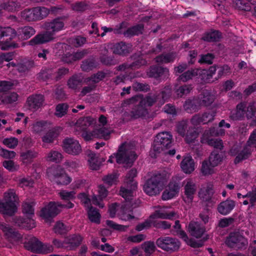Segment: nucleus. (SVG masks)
Here are the masks:
<instances>
[{"label":"nucleus","instance_id":"f257e3e1","mask_svg":"<svg viewBox=\"0 0 256 256\" xmlns=\"http://www.w3.org/2000/svg\"><path fill=\"white\" fill-rule=\"evenodd\" d=\"M66 16H59L44 22V27L46 32L36 35L29 42V44L34 46L50 42L54 38V35L63 30Z\"/></svg>","mask_w":256,"mask_h":256},{"label":"nucleus","instance_id":"f03ea898","mask_svg":"<svg viewBox=\"0 0 256 256\" xmlns=\"http://www.w3.org/2000/svg\"><path fill=\"white\" fill-rule=\"evenodd\" d=\"M136 157L135 146L132 143L125 142L119 146L116 154L110 156L108 162L112 163L116 158L117 163L126 164V166L130 167Z\"/></svg>","mask_w":256,"mask_h":256},{"label":"nucleus","instance_id":"7ed1b4c3","mask_svg":"<svg viewBox=\"0 0 256 256\" xmlns=\"http://www.w3.org/2000/svg\"><path fill=\"white\" fill-rule=\"evenodd\" d=\"M166 181L164 173L156 172L144 184V190L149 196H156L160 193Z\"/></svg>","mask_w":256,"mask_h":256},{"label":"nucleus","instance_id":"20e7f679","mask_svg":"<svg viewBox=\"0 0 256 256\" xmlns=\"http://www.w3.org/2000/svg\"><path fill=\"white\" fill-rule=\"evenodd\" d=\"M18 200V196L13 189H10L4 193V200H0V212L11 216L16 211V203Z\"/></svg>","mask_w":256,"mask_h":256},{"label":"nucleus","instance_id":"39448f33","mask_svg":"<svg viewBox=\"0 0 256 256\" xmlns=\"http://www.w3.org/2000/svg\"><path fill=\"white\" fill-rule=\"evenodd\" d=\"M225 130L223 128H218L211 127L210 129L206 130L201 138L200 142L202 144H206L214 148L222 150L223 142L222 140L217 138H210V136H222L225 134Z\"/></svg>","mask_w":256,"mask_h":256},{"label":"nucleus","instance_id":"423d86ee","mask_svg":"<svg viewBox=\"0 0 256 256\" xmlns=\"http://www.w3.org/2000/svg\"><path fill=\"white\" fill-rule=\"evenodd\" d=\"M74 204L71 202L66 204H62L59 202H50L47 206L43 208L41 211L40 216L46 221H50L51 219L56 216L60 212V208H73Z\"/></svg>","mask_w":256,"mask_h":256},{"label":"nucleus","instance_id":"0eeeda50","mask_svg":"<svg viewBox=\"0 0 256 256\" xmlns=\"http://www.w3.org/2000/svg\"><path fill=\"white\" fill-rule=\"evenodd\" d=\"M48 8L44 6H36L32 8H26L21 12L22 18L27 22L42 20L48 15Z\"/></svg>","mask_w":256,"mask_h":256},{"label":"nucleus","instance_id":"6e6552de","mask_svg":"<svg viewBox=\"0 0 256 256\" xmlns=\"http://www.w3.org/2000/svg\"><path fill=\"white\" fill-rule=\"evenodd\" d=\"M172 136L169 132H162L158 133L154 142V151L160 153L164 149L170 148L172 145Z\"/></svg>","mask_w":256,"mask_h":256},{"label":"nucleus","instance_id":"1a4fd4ad","mask_svg":"<svg viewBox=\"0 0 256 256\" xmlns=\"http://www.w3.org/2000/svg\"><path fill=\"white\" fill-rule=\"evenodd\" d=\"M156 244L164 251L173 252L179 249L180 244L176 238L170 236H164L157 239Z\"/></svg>","mask_w":256,"mask_h":256},{"label":"nucleus","instance_id":"9d476101","mask_svg":"<svg viewBox=\"0 0 256 256\" xmlns=\"http://www.w3.org/2000/svg\"><path fill=\"white\" fill-rule=\"evenodd\" d=\"M226 244L230 248L242 249L248 244V241L239 232H234L230 233Z\"/></svg>","mask_w":256,"mask_h":256},{"label":"nucleus","instance_id":"9b49d317","mask_svg":"<svg viewBox=\"0 0 256 256\" xmlns=\"http://www.w3.org/2000/svg\"><path fill=\"white\" fill-rule=\"evenodd\" d=\"M216 112L215 110H208L202 113H198L193 116L190 120L191 124L198 126L202 124H207L212 122L215 118Z\"/></svg>","mask_w":256,"mask_h":256},{"label":"nucleus","instance_id":"f8f14e48","mask_svg":"<svg viewBox=\"0 0 256 256\" xmlns=\"http://www.w3.org/2000/svg\"><path fill=\"white\" fill-rule=\"evenodd\" d=\"M252 150L249 146L246 144L243 148L240 144H236L230 148L229 154L232 156H236L234 163L238 164L244 160L246 159L250 154Z\"/></svg>","mask_w":256,"mask_h":256},{"label":"nucleus","instance_id":"ddd939ff","mask_svg":"<svg viewBox=\"0 0 256 256\" xmlns=\"http://www.w3.org/2000/svg\"><path fill=\"white\" fill-rule=\"evenodd\" d=\"M62 148L66 154L76 156L82 152L79 142L73 138H66L63 140Z\"/></svg>","mask_w":256,"mask_h":256},{"label":"nucleus","instance_id":"4468645a","mask_svg":"<svg viewBox=\"0 0 256 256\" xmlns=\"http://www.w3.org/2000/svg\"><path fill=\"white\" fill-rule=\"evenodd\" d=\"M184 194L182 200L186 203H191L194 199V195L196 192L197 188L195 182L191 178H186L182 182Z\"/></svg>","mask_w":256,"mask_h":256},{"label":"nucleus","instance_id":"2eb2a0df","mask_svg":"<svg viewBox=\"0 0 256 256\" xmlns=\"http://www.w3.org/2000/svg\"><path fill=\"white\" fill-rule=\"evenodd\" d=\"M88 157V162L90 168L92 170H98L105 159L98 157L96 153L88 150L85 152Z\"/></svg>","mask_w":256,"mask_h":256},{"label":"nucleus","instance_id":"dca6fc26","mask_svg":"<svg viewBox=\"0 0 256 256\" xmlns=\"http://www.w3.org/2000/svg\"><path fill=\"white\" fill-rule=\"evenodd\" d=\"M44 101V96L42 94H32L28 98L26 104L29 110L36 111L42 106Z\"/></svg>","mask_w":256,"mask_h":256},{"label":"nucleus","instance_id":"f3484780","mask_svg":"<svg viewBox=\"0 0 256 256\" xmlns=\"http://www.w3.org/2000/svg\"><path fill=\"white\" fill-rule=\"evenodd\" d=\"M188 231L190 234L196 238H201L206 232L204 225L197 221H191L188 226Z\"/></svg>","mask_w":256,"mask_h":256},{"label":"nucleus","instance_id":"a211bd4d","mask_svg":"<svg viewBox=\"0 0 256 256\" xmlns=\"http://www.w3.org/2000/svg\"><path fill=\"white\" fill-rule=\"evenodd\" d=\"M198 104L202 106L207 107L213 103L215 97L210 92L207 90H204L197 98Z\"/></svg>","mask_w":256,"mask_h":256},{"label":"nucleus","instance_id":"6ab92c4d","mask_svg":"<svg viewBox=\"0 0 256 256\" xmlns=\"http://www.w3.org/2000/svg\"><path fill=\"white\" fill-rule=\"evenodd\" d=\"M235 206L236 202L234 200L227 199L218 206L217 210L221 214L226 216L230 214Z\"/></svg>","mask_w":256,"mask_h":256},{"label":"nucleus","instance_id":"aec40b11","mask_svg":"<svg viewBox=\"0 0 256 256\" xmlns=\"http://www.w3.org/2000/svg\"><path fill=\"white\" fill-rule=\"evenodd\" d=\"M14 220L16 225L22 228L30 230L36 226L34 220L31 217L24 218L20 216H16L14 218Z\"/></svg>","mask_w":256,"mask_h":256},{"label":"nucleus","instance_id":"412c9836","mask_svg":"<svg viewBox=\"0 0 256 256\" xmlns=\"http://www.w3.org/2000/svg\"><path fill=\"white\" fill-rule=\"evenodd\" d=\"M146 113V108L139 102L130 112H126L124 114L125 116H129L132 119H136L145 116Z\"/></svg>","mask_w":256,"mask_h":256},{"label":"nucleus","instance_id":"4be33fe9","mask_svg":"<svg viewBox=\"0 0 256 256\" xmlns=\"http://www.w3.org/2000/svg\"><path fill=\"white\" fill-rule=\"evenodd\" d=\"M98 196L94 195L92 197V203L98 206L100 208H103L104 204L102 200L106 197L108 192L104 186L100 185L98 188Z\"/></svg>","mask_w":256,"mask_h":256},{"label":"nucleus","instance_id":"5701e85b","mask_svg":"<svg viewBox=\"0 0 256 256\" xmlns=\"http://www.w3.org/2000/svg\"><path fill=\"white\" fill-rule=\"evenodd\" d=\"M17 32L19 40H26L34 35L36 30L32 26H24L18 28Z\"/></svg>","mask_w":256,"mask_h":256},{"label":"nucleus","instance_id":"b1692460","mask_svg":"<svg viewBox=\"0 0 256 256\" xmlns=\"http://www.w3.org/2000/svg\"><path fill=\"white\" fill-rule=\"evenodd\" d=\"M246 104L244 102H240L236 106V110L232 112L230 118L232 120H242L244 117Z\"/></svg>","mask_w":256,"mask_h":256},{"label":"nucleus","instance_id":"393cba45","mask_svg":"<svg viewBox=\"0 0 256 256\" xmlns=\"http://www.w3.org/2000/svg\"><path fill=\"white\" fill-rule=\"evenodd\" d=\"M54 181L58 184L67 185L71 182V178L64 172L62 169L54 172Z\"/></svg>","mask_w":256,"mask_h":256},{"label":"nucleus","instance_id":"a878e982","mask_svg":"<svg viewBox=\"0 0 256 256\" xmlns=\"http://www.w3.org/2000/svg\"><path fill=\"white\" fill-rule=\"evenodd\" d=\"M94 120L90 116L81 118L76 123L75 128L76 130L86 131L88 128L92 124Z\"/></svg>","mask_w":256,"mask_h":256},{"label":"nucleus","instance_id":"bb28decb","mask_svg":"<svg viewBox=\"0 0 256 256\" xmlns=\"http://www.w3.org/2000/svg\"><path fill=\"white\" fill-rule=\"evenodd\" d=\"M184 108L188 112L192 113L198 112L200 109L198 104V98H194L192 99L186 100L184 104Z\"/></svg>","mask_w":256,"mask_h":256},{"label":"nucleus","instance_id":"cd10ccee","mask_svg":"<svg viewBox=\"0 0 256 256\" xmlns=\"http://www.w3.org/2000/svg\"><path fill=\"white\" fill-rule=\"evenodd\" d=\"M40 242L36 238L30 236L24 242V246L26 250L38 253Z\"/></svg>","mask_w":256,"mask_h":256},{"label":"nucleus","instance_id":"c85d7f7f","mask_svg":"<svg viewBox=\"0 0 256 256\" xmlns=\"http://www.w3.org/2000/svg\"><path fill=\"white\" fill-rule=\"evenodd\" d=\"M82 78L78 74L72 76L68 80L67 85L69 88L72 90H79L82 86Z\"/></svg>","mask_w":256,"mask_h":256},{"label":"nucleus","instance_id":"c756f323","mask_svg":"<svg viewBox=\"0 0 256 256\" xmlns=\"http://www.w3.org/2000/svg\"><path fill=\"white\" fill-rule=\"evenodd\" d=\"M180 167L184 173H191L194 170V160L190 156L185 157L181 162Z\"/></svg>","mask_w":256,"mask_h":256},{"label":"nucleus","instance_id":"7c9ffc66","mask_svg":"<svg viewBox=\"0 0 256 256\" xmlns=\"http://www.w3.org/2000/svg\"><path fill=\"white\" fill-rule=\"evenodd\" d=\"M38 156V152L34 150H26L20 153V157L23 163L31 164Z\"/></svg>","mask_w":256,"mask_h":256},{"label":"nucleus","instance_id":"2f4dec72","mask_svg":"<svg viewBox=\"0 0 256 256\" xmlns=\"http://www.w3.org/2000/svg\"><path fill=\"white\" fill-rule=\"evenodd\" d=\"M168 72L167 68L153 66L150 68L147 72V74L149 77L158 78L164 74H168Z\"/></svg>","mask_w":256,"mask_h":256},{"label":"nucleus","instance_id":"473e14b6","mask_svg":"<svg viewBox=\"0 0 256 256\" xmlns=\"http://www.w3.org/2000/svg\"><path fill=\"white\" fill-rule=\"evenodd\" d=\"M131 50V46L126 43L120 42L116 44L113 48V52L120 55H125L130 53Z\"/></svg>","mask_w":256,"mask_h":256},{"label":"nucleus","instance_id":"72a5a7b5","mask_svg":"<svg viewBox=\"0 0 256 256\" xmlns=\"http://www.w3.org/2000/svg\"><path fill=\"white\" fill-rule=\"evenodd\" d=\"M176 52L164 53L155 58L156 62L159 64H168L173 62L176 58Z\"/></svg>","mask_w":256,"mask_h":256},{"label":"nucleus","instance_id":"f704fd0d","mask_svg":"<svg viewBox=\"0 0 256 256\" xmlns=\"http://www.w3.org/2000/svg\"><path fill=\"white\" fill-rule=\"evenodd\" d=\"M0 228L4 232L8 238H19L20 234L14 228L4 222H0Z\"/></svg>","mask_w":256,"mask_h":256},{"label":"nucleus","instance_id":"c9c22d12","mask_svg":"<svg viewBox=\"0 0 256 256\" xmlns=\"http://www.w3.org/2000/svg\"><path fill=\"white\" fill-rule=\"evenodd\" d=\"M176 214L174 212H170L168 213L162 210H157L150 216V218L152 219L160 218L164 220H172V218L174 217Z\"/></svg>","mask_w":256,"mask_h":256},{"label":"nucleus","instance_id":"e433bc0d","mask_svg":"<svg viewBox=\"0 0 256 256\" xmlns=\"http://www.w3.org/2000/svg\"><path fill=\"white\" fill-rule=\"evenodd\" d=\"M200 70L192 68L182 74L179 76L178 79L179 80L182 81L183 82H186L187 81L192 80L195 76H197L198 74H200Z\"/></svg>","mask_w":256,"mask_h":256},{"label":"nucleus","instance_id":"4c0bfd02","mask_svg":"<svg viewBox=\"0 0 256 256\" xmlns=\"http://www.w3.org/2000/svg\"><path fill=\"white\" fill-rule=\"evenodd\" d=\"M8 37L10 40H12L18 37L17 30L10 26L0 27V38L3 37Z\"/></svg>","mask_w":256,"mask_h":256},{"label":"nucleus","instance_id":"58836bf2","mask_svg":"<svg viewBox=\"0 0 256 256\" xmlns=\"http://www.w3.org/2000/svg\"><path fill=\"white\" fill-rule=\"evenodd\" d=\"M144 25L138 24L128 28L126 31L123 32L124 36L126 37H131L134 36L138 35L142 33Z\"/></svg>","mask_w":256,"mask_h":256},{"label":"nucleus","instance_id":"ea45409f","mask_svg":"<svg viewBox=\"0 0 256 256\" xmlns=\"http://www.w3.org/2000/svg\"><path fill=\"white\" fill-rule=\"evenodd\" d=\"M0 8L8 12H14L20 7V4L16 0H10L1 4Z\"/></svg>","mask_w":256,"mask_h":256},{"label":"nucleus","instance_id":"a19ab883","mask_svg":"<svg viewBox=\"0 0 256 256\" xmlns=\"http://www.w3.org/2000/svg\"><path fill=\"white\" fill-rule=\"evenodd\" d=\"M137 171L135 168L131 169L126 174L124 182L128 185H132V188L136 189L137 183L134 181V178L136 176Z\"/></svg>","mask_w":256,"mask_h":256},{"label":"nucleus","instance_id":"79ce46f5","mask_svg":"<svg viewBox=\"0 0 256 256\" xmlns=\"http://www.w3.org/2000/svg\"><path fill=\"white\" fill-rule=\"evenodd\" d=\"M221 38L220 33L218 30H211L206 32L202 39L208 42H214L218 41Z\"/></svg>","mask_w":256,"mask_h":256},{"label":"nucleus","instance_id":"37998d69","mask_svg":"<svg viewBox=\"0 0 256 256\" xmlns=\"http://www.w3.org/2000/svg\"><path fill=\"white\" fill-rule=\"evenodd\" d=\"M46 160L50 162L58 163L60 162L63 156L62 154L58 150H51L45 157Z\"/></svg>","mask_w":256,"mask_h":256},{"label":"nucleus","instance_id":"c03bdc74","mask_svg":"<svg viewBox=\"0 0 256 256\" xmlns=\"http://www.w3.org/2000/svg\"><path fill=\"white\" fill-rule=\"evenodd\" d=\"M110 132L106 128H101L93 130L94 138L107 140L110 138Z\"/></svg>","mask_w":256,"mask_h":256},{"label":"nucleus","instance_id":"a18cd8bd","mask_svg":"<svg viewBox=\"0 0 256 256\" xmlns=\"http://www.w3.org/2000/svg\"><path fill=\"white\" fill-rule=\"evenodd\" d=\"M68 108L69 106L66 103L59 104L56 107L54 115L61 118L67 114Z\"/></svg>","mask_w":256,"mask_h":256},{"label":"nucleus","instance_id":"49530a36","mask_svg":"<svg viewBox=\"0 0 256 256\" xmlns=\"http://www.w3.org/2000/svg\"><path fill=\"white\" fill-rule=\"evenodd\" d=\"M101 51L100 54H102L103 56H100V59L102 64L106 65H114L116 64V60L112 57L106 56L108 53V50L106 47L103 48Z\"/></svg>","mask_w":256,"mask_h":256},{"label":"nucleus","instance_id":"de8ad7c7","mask_svg":"<svg viewBox=\"0 0 256 256\" xmlns=\"http://www.w3.org/2000/svg\"><path fill=\"white\" fill-rule=\"evenodd\" d=\"M88 218L92 222L98 224L100 223V214L96 208L92 206L90 207L88 211Z\"/></svg>","mask_w":256,"mask_h":256},{"label":"nucleus","instance_id":"09e8293b","mask_svg":"<svg viewBox=\"0 0 256 256\" xmlns=\"http://www.w3.org/2000/svg\"><path fill=\"white\" fill-rule=\"evenodd\" d=\"M118 176L115 173L108 174L102 178L104 183L108 187L116 184L118 182Z\"/></svg>","mask_w":256,"mask_h":256},{"label":"nucleus","instance_id":"8fccbe9b","mask_svg":"<svg viewBox=\"0 0 256 256\" xmlns=\"http://www.w3.org/2000/svg\"><path fill=\"white\" fill-rule=\"evenodd\" d=\"M222 156L216 151L212 152L209 157V163L212 167L219 164L222 161Z\"/></svg>","mask_w":256,"mask_h":256},{"label":"nucleus","instance_id":"3c124183","mask_svg":"<svg viewBox=\"0 0 256 256\" xmlns=\"http://www.w3.org/2000/svg\"><path fill=\"white\" fill-rule=\"evenodd\" d=\"M58 134L54 129L50 130L42 138V141L44 143L50 144L54 142Z\"/></svg>","mask_w":256,"mask_h":256},{"label":"nucleus","instance_id":"603ef678","mask_svg":"<svg viewBox=\"0 0 256 256\" xmlns=\"http://www.w3.org/2000/svg\"><path fill=\"white\" fill-rule=\"evenodd\" d=\"M86 42V38L81 36H76L69 39V43L76 48L82 46Z\"/></svg>","mask_w":256,"mask_h":256},{"label":"nucleus","instance_id":"864d4df0","mask_svg":"<svg viewBox=\"0 0 256 256\" xmlns=\"http://www.w3.org/2000/svg\"><path fill=\"white\" fill-rule=\"evenodd\" d=\"M237 196L238 198H250V203L251 206H254L256 202V187L252 189V190L248 192L245 195H242L240 193L237 194Z\"/></svg>","mask_w":256,"mask_h":256},{"label":"nucleus","instance_id":"5fc2aeb1","mask_svg":"<svg viewBox=\"0 0 256 256\" xmlns=\"http://www.w3.org/2000/svg\"><path fill=\"white\" fill-rule=\"evenodd\" d=\"M142 248L144 250L146 256H150L155 250V245L154 242H145L142 244Z\"/></svg>","mask_w":256,"mask_h":256},{"label":"nucleus","instance_id":"6e6d98bb","mask_svg":"<svg viewBox=\"0 0 256 256\" xmlns=\"http://www.w3.org/2000/svg\"><path fill=\"white\" fill-rule=\"evenodd\" d=\"M38 78L43 80H54V72L52 69L42 70L38 74Z\"/></svg>","mask_w":256,"mask_h":256},{"label":"nucleus","instance_id":"4d7b16f0","mask_svg":"<svg viewBox=\"0 0 256 256\" xmlns=\"http://www.w3.org/2000/svg\"><path fill=\"white\" fill-rule=\"evenodd\" d=\"M246 114L248 119L252 118L254 121H256V106L254 102L249 104Z\"/></svg>","mask_w":256,"mask_h":256},{"label":"nucleus","instance_id":"13d9d810","mask_svg":"<svg viewBox=\"0 0 256 256\" xmlns=\"http://www.w3.org/2000/svg\"><path fill=\"white\" fill-rule=\"evenodd\" d=\"M54 230V232L57 234H64L69 230V228L64 223L58 222L55 224Z\"/></svg>","mask_w":256,"mask_h":256},{"label":"nucleus","instance_id":"bf43d9fd","mask_svg":"<svg viewBox=\"0 0 256 256\" xmlns=\"http://www.w3.org/2000/svg\"><path fill=\"white\" fill-rule=\"evenodd\" d=\"M192 90L190 85L184 84L180 86L175 92L178 97H182L188 94Z\"/></svg>","mask_w":256,"mask_h":256},{"label":"nucleus","instance_id":"052dcab7","mask_svg":"<svg viewBox=\"0 0 256 256\" xmlns=\"http://www.w3.org/2000/svg\"><path fill=\"white\" fill-rule=\"evenodd\" d=\"M198 135V134L196 130L192 129H189L187 130V132L184 136L185 141L188 144L192 143L196 139Z\"/></svg>","mask_w":256,"mask_h":256},{"label":"nucleus","instance_id":"680f3d73","mask_svg":"<svg viewBox=\"0 0 256 256\" xmlns=\"http://www.w3.org/2000/svg\"><path fill=\"white\" fill-rule=\"evenodd\" d=\"M188 127V121L184 120L180 122L176 125V131L178 134L184 137Z\"/></svg>","mask_w":256,"mask_h":256},{"label":"nucleus","instance_id":"e2e57ef3","mask_svg":"<svg viewBox=\"0 0 256 256\" xmlns=\"http://www.w3.org/2000/svg\"><path fill=\"white\" fill-rule=\"evenodd\" d=\"M34 203L32 202H24L22 205L23 213L26 214L31 217L34 214Z\"/></svg>","mask_w":256,"mask_h":256},{"label":"nucleus","instance_id":"0e129e2a","mask_svg":"<svg viewBox=\"0 0 256 256\" xmlns=\"http://www.w3.org/2000/svg\"><path fill=\"white\" fill-rule=\"evenodd\" d=\"M96 67L94 60L93 58L86 59L82 62L81 68L82 70L88 72Z\"/></svg>","mask_w":256,"mask_h":256},{"label":"nucleus","instance_id":"69168bd1","mask_svg":"<svg viewBox=\"0 0 256 256\" xmlns=\"http://www.w3.org/2000/svg\"><path fill=\"white\" fill-rule=\"evenodd\" d=\"M34 65L32 60H28L24 63L18 64L17 66L18 70L20 72L24 73L28 72Z\"/></svg>","mask_w":256,"mask_h":256},{"label":"nucleus","instance_id":"338daca9","mask_svg":"<svg viewBox=\"0 0 256 256\" xmlns=\"http://www.w3.org/2000/svg\"><path fill=\"white\" fill-rule=\"evenodd\" d=\"M120 216L121 220L124 221L134 218L132 211L131 210H128L126 206L122 208V213L120 214Z\"/></svg>","mask_w":256,"mask_h":256},{"label":"nucleus","instance_id":"774afa93","mask_svg":"<svg viewBox=\"0 0 256 256\" xmlns=\"http://www.w3.org/2000/svg\"><path fill=\"white\" fill-rule=\"evenodd\" d=\"M58 194L62 200H68V202H70V200L75 198L76 193L74 191L68 192L66 190H62L58 192Z\"/></svg>","mask_w":256,"mask_h":256}]
</instances>
